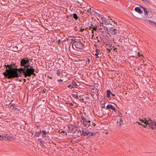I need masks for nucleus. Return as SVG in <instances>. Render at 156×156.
Returning a JSON list of instances; mask_svg holds the SVG:
<instances>
[{
  "mask_svg": "<svg viewBox=\"0 0 156 156\" xmlns=\"http://www.w3.org/2000/svg\"><path fill=\"white\" fill-rule=\"evenodd\" d=\"M18 66L15 65L13 69H7L5 72H4V76L8 79H12L22 76L23 75V71L20 70V68H17Z\"/></svg>",
  "mask_w": 156,
  "mask_h": 156,
  "instance_id": "1",
  "label": "nucleus"
},
{
  "mask_svg": "<svg viewBox=\"0 0 156 156\" xmlns=\"http://www.w3.org/2000/svg\"><path fill=\"white\" fill-rule=\"evenodd\" d=\"M20 65L21 67L20 68V70L23 71V73L27 71V69H30V59L27 57L23 58L21 59Z\"/></svg>",
  "mask_w": 156,
  "mask_h": 156,
  "instance_id": "2",
  "label": "nucleus"
},
{
  "mask_svg": "<svg viewBox=\"0 0 156 156\" xmlns=\"http://www.w3.org/2000/svg\"><path fill=\"white\" fill-rule=\"evenodd\" d=\"M148 120H147L146 118H145L144 119H140V120L142 121V122H144V123H147L149 125V127L152 129H154L156 128V123L154 121V119L153 120L151 119V118H148Z\"/></svg>",
  "mask_w": 156,
  "mask_h": 156,
  "instance_id": "3",
  "label": "nucleus"
},
{
  "mask_svg": "<svg viewBox=\"0 0 156 156\" xmlns=\"http://www.w3.org/2000/svg\"><path fill=\"white\" fill-rule=\"evenodd\" d=\"M35 72V69L33 68V66H30V69H27V71L23 73V75L25 77L27 76H30L32 75L36 76V74L34 73Z\"/></svg>",
  "mask_w": 156,
  "mask_h": 156,
  "instance_id": "4",
  "label": "nucleus"
},
{
  "mask_svg": "<svg viewBox=\"0 0 156 156\" xmlns=\"http://www.w3.org/2000/svg\"><path fill=\"white\" fill-rule=\"evenodd\" d=\"M104 29L106 30L107 31L110 32L112 34H116L118 31L116 29H114L113 27L107 28L104 27Z\"/></svg>",
  "mask_w": 156,
  "mask_h": 156,
  "instance_id": "5",
  "label": "nucleus"
},
{
  "mask_svg": "<svg viewBox=\"0 0 156 156\" xmlns=\"http://www.w3.org/2000/svg\"><path fill=\"white\" fill-rule=\"evenodd\" d=\"M73 44L77 49H82L83 48V44L82 43L79 42L78 41H74L73 42Z\"/></svg>",
  "mask_w": 156,
  "mask_h": 156,
  "instance_id": "6",
  "label": "nucleus"
},
{
  "mask_svg": "<svg viewBox=\"0 0 156 156\" xmlns=\"http://www.w3.org/2000/svg\"><path fill=\"white\" fill-rule=\"evenodd\" d=\"M103 27H102L100 24L99 25H96L95 26V28H94V30L96 31L97 30H103Z\"/></svg>",
  "mask_w": 156,
  "mask_h": 156,
  "instance_id": "7",
  "label": "nucleus"
},
{
  "mask_svg": "<svg viewBox=\"0 0 156 156\" xmlns=\"http://www.w3.org/2000/svg\"><path fill=\"white\" fill-rule=\"evenodd\" d=\"M147 15L146 17L148 18L152 17L153 16V14L152 12L150 10H148L147 12L145 14Z\"/></svg>",
  "mask_w": 156,
  "mask_h": 156,
  "instance_id": "8",
  "label": "nucleus"
},
{
  "mask_svg": "<svg viewBox=\"0 0 156 156\" xmlns=\"http://www.w3.org/2000/svg\"><path fill=\"white\" fill-rule=\"evenodd\" d=\"M95 51L96 52L95 54L96 57V58L100 57H101V54L99 50L96 49L95 50Z\"/></svg>",
  "mask_w": 156,
  "mask_h": 156,
  "instance_id": "9",
  "label": "nucleus"
},
{
  "mask_svg": "<svg viewBox=\"0 0 156 156\" xmlns=\"http://www.w3.org/2000/svg\"><path fill=\"white\" fill-rule=\"evenodd\" d=\"M72 88H77L78 85L76 82L73 80H72Z\"/></svg>",
  "mask_w": 156,
  "mask_h": 156,
  "instance_id": "10",
  "label": "nucleus"
},
{
  "mask_svg": "<svg viewBox=\"0 0 156 156\" xmlns=\"http://www.w3.org/2000/svg\"><path fill=\"white\" fill-rule=\"evenodd\" d=\"M135 10L138 12L139 13L141 14L143 12V10L139 7H136L135 8Z\"/></svg>",
  "mask_w": 156,
  "mask_h": 156,
  "instance_id": "11",
  "label": "nucleus"
},
{
  "mask_svg": "<svg viewBox=\"0 0 156 156\" xmlns=\"http://www.w3.org/2000/svg\"><path fill=\"white\" fill-rule=\"evenodd\" d=\"M3 137L4 140H10L12 138L11 136H8V135L6 134V135L3 134Z\"/></svg>",
  "mask_w": 156,
  "mask_h": 156,
  "instance_id": "12",
  "label": "nucleus"
},
{
  "mask_svg": "<svg viewBox=\"0 0 156 156\" xmlns=\"http://www.w3.org/2000/svg\"><path fill=\"white\" fill-rule=\"evenodd\" d=\"M9 108L12 110H15L17 109L16 108L14 107V105L12 104H11V103L9 104Z\"/></svg>",
  "mask_w": 156,
  "mask_h": 156,
  "instance_id": "13",
  "label": "nucleus"
},
{
  "mask_svg": "<svg viewBox=\"0 0 156 156\" xmlns=\"http://www.w3.org/2000/svg\"><path fill=\"white\" fill-rule=\"evenodd\" d=\"M73 18L75 19V20H77L78 19H80V17L78 16L76 13L73 14Z\"/></svg>",
  "mask_w": 156,
  "mask_h": 156,
  "instance_id": "14",
  "label": "nucleus"
},
{
  "mask_svg": "<svg viewBox=\"0 0 156 156\" xmlns=\"http://www.w3.org/2000/svg\"><path fill=\"white\" fill-rule=\"evenodd\" d=\"M79 100H81L83 102H87V100H84V99L82 98V96H79Z\"/></svg>",
  "mask_w": 156,
  "mask_h": 156,
  "instance_id": "15",
  "label": "nucleus"
},
{
  "mask_svg": "<svg viewBox=\"0 0 156 156\" xmlns=\"http://www.w3.org/2000/svg\"><path fill=\"white\" fill-rule=\"evenodd\" d=\"M104 21L105 22V24L106 25L109 24L110 23V21L109 20L106 19L105 18V19Z\"/></svg>",
  "mask_w": 156,
  "mask_h": 156,
  "instance_id": "16",
  "label": "nucleus"
},
{
  "mask_svg": "<svg viewBox=\"0 0 156 156\" xmlns=\"http://www.w3.org/2000/svg\"><path fill=\"white\" fill-rule=\"evenodd\" d=\"M4 66L6 67V70L7 69H11V68H12V66L11 65H10V64L9 65H5Z\"/></svg>",
  "mask_w": 156,
  "mask_h": 156,
  "instance_id": "17",
  "label": "nucleus"
},
{
  "mask_svg": "<svg viewBox=\"0 0 156 156\" xmlns=\"http://www.w3.org/2000/svg\"><path fill=\"white\" fill-rule=\"evenodd\" d=\"M113 107L114 106L112 105H108L106 106V108L108 109H112Z\"/></svg>",
  "mask_w": 156,
  "mask_h": 156,
  "instance_id": "18",
  "label": "nucleus"
},
{
  "mask_svg": "<svg viewBox=\"0 0 156 156\" xmlns=\"http://www.w3.org/2000/svg\"><path fill=\"white\" fill-rule=\"evenodd\" d=\"M83 125H84V127H86L88 125L87 120L86 119L85 121L83 122Z\"/></svg>",
  "mask_w": 156,
  "mask_h": 156,
  "instance_id": "19",
  "label": "nucleus"
},
{
  "mask_svg": "<svg viewBox=\"0 0 156 156\" xmlns=\"http://www.w3.org/2000/svg\"><path fill=\"white\" fill-rule=\"evenodd\" d=\"M95 134V133H93L92 132H89L88 134V135L87 136L89 137H90L91 136H94V134Z\"/></svg>",
  "mask_w": 156,
  "mask_h": 156,
  "instance_id": "20",
  "label": "nucleus"
},
{
  "mask_svg": "<svg viewBox=\"0 0 156 156\" xmlns=\"http://www.w3.org/2000/svg\"><path fill=\"white\" fill-rule=\"evenodd\" d=\"M41 131L36 132L35 136H37V137L39 136L41 134Z\"/></svg>",
  "mask_w": 156,
  "mask_h": 156,
  "instance_id": "21",
  "label": "nucleus"
},
{
  "mask_svg": "<svg viewBox=\"0 0 156 156\" xmlns=\"http://www.w3.org/2000/svg\"><path fill=\"white\" fill-rule=\"evenodd\" d=\"M145 124H143V125H142L143 126H144V128H150L149 127V125L147 123H144Z\"/></svg>",
  "mask_w": 156,
  "mask_h": 156,
  "instance_id": "22",
  "label": "nucleus"
},
{
  "mask_svg": "<svg viewBox=\"0 0 156 156\" xmlns=\"http://www.w3.org/2000/svg\"><path fill=\"white\" fill-rule=\"evenodd\" d=\"M141 7L142 9H143L145 13V14H146V13H147V12L148 10H147V9L146 8H145L144 7H143V6H141Z\"/></svg>",
  "mask_w": 156,
  "mask_h": 156,
  "instance_id": "23",
  "label": "nucleus"
},
{
  "mask_svg": "<svg viewBox=\"0 0 156 156\" xmlns=\"http://www.w3.org/2000/svg\"><path fill=\"white\" fill-rule=\"evenodd\" d=\"M72 97L75 98V99H79V98L78 97V95H76L75 94H72Z\"/></svg>",
  "mask_w": 156,
  "mask_h": 156,
  "instance_id": "24",
  "label": "nucleus"
},
{
  "mask_svg": "<svg viewBox=\"0 0 156 156\" xmlns=\"http://www.w3.org/2000/svg\"><path fill=\"white\" fill-rule=\"evenodd\" d=\"M60 72L59 70H58L56 71V74L57 76H59L60 75Z\"/></svg>",
  "mask_w": 156,
  "mask_h": 156,
  "instance_id": "25",
  "label": "nucleus"
},
{
  "mask_svg": "<svg viewBox=\"0 0 156 156\" xmlns=\"http://www.w3.org/2000/svg\"><path fill=\"white\" fill-rule=\"evenodd\" d=\"M89 131L87 130V131H85L83 133V135L84 136H85L86 135H88L89 133Z\"/></svg>",
  "mask_w": 156,
  "mask_h": 156,
  "instance_id": "26",
  "label": "nucleus"
},
{
  "mask_svg": "<svg viewBox=\"0 0 156 156\" xmlns=\"http://www.w3.org/2000/svg\"><path fill=\"white\" fill-rule=\"evenodd\" d=\"M107 94H108L109 95H111V94H112L111 93V91L109 90H108L107 91Z\"/></svg>",
  "mask_w": 156,
  "mask_h": 156,
  "instance_id": "27",
  "label": "nucleus"
},
{
  "mask_svg": "<svg viewBox=\"0 0 156 156\" xmlns=\"http://www.w3.org/2000/svg\"><path fill=\"white\" fill-rule=\"evenodd\" d=\"M10 65H11L12 66V68H11V69H13L15 65H16V63H15L13 62H12V63L10 64Z\"/></svg>",
  "mask_w": 156,
  "mask_h": 156,
  "instance_id": "28",
  "label": "nucleus"
},
{
  "mask_svg": "<svg viewBox=\"0 0 156 156\" xmlns=\"http://www.w3.org/2000/svg\"><path fill=\"white\" fill-rule=\"evenodd\" d=\"M123 124V121H119V127L121 126Z\"/></svg>",
  "mask_w": 156,
  "mask_h": 156,
  "instance_id": "29",
  "label": "nucleus"
},
{
  "mask_svg": "<svg viewBox=\"0 0 156 156\" xmlns=\"http://www.w3.org/2000/svg\"><path fill=\"white\" fill-rule=\"evenodd\" d=\"M81 117L83 122H84V121H85L86 119V118L82 115H81Z\"/></svg>",
  "mask_w": 156,
  "mask_h": 156,
  "instance_id": "30",
  "label": "nucleus"
},
{
  "mask_svg": "<svg viewBox=\"0 0 156 156\" xmlns=\"http://www.w3.org/2000/svg\"><path fill=\"white\" fill-rule=\"evenodd\" d=\"M111 95L112 96V97H113V98L114 99H116V97H115V94H111Z\"/></svg>",
  "mask_w": 156,
  "mask_h": 156,
  "instance_id": "31",
  "label": "nucleus"
},
{
  "mask_svg": "<svg viewBox=\"0 0 156 156\" xmlns=\"http://www.w3.org/2000/svg\"><path fill=\"white\" fill-rule=\"evenodd\" d=\"M91 125H93L94 126H95L96 125V124H95V123H94L93 122H91V124L90 123L89 124L88 126L89 127V126Z\"/></svg>",
  "mask_w": 156,
  "mask_h": 156,
  "instance_id": "32",
  "label": "nucleus"
},
{
  "mask_svg": "<svg viewBox=\"0 0 156 156\" xmlns=\"http://www.w3.org/2000/svg\"><path fill=\"white\" fill-rule=\"evenodd\" d=\"M0 139L1 140H4V138L3 137V135H0Z\"/></svg>",
  "mask_w": 156,
  "mask_h": 156,
  "instance_id": "33",
  "label": "nucleus"
},
{
  "mask_svg": "<svg viewBox=\"0 0 156 156\" xmlns=\"http://www.w3.org/2000/svg\"><path fill=\"white\" fill-rule=\"evenodd\" d=\"M110 95H109L108 94H107V97L110 100L111 98L110 96Z\"/></svg>",
  "mask_w": 156,
  "mask_h": 156,
  "instance_id": "34",
  "label": "nucleus"
},
{
  "mask_svg": "<svg viewBox=\"0 0 156 156\" xmlns=\"http://www.w3.org/2000/svg\"><path fill=\"white\" fill-rule=\"evenodd\" d=\"M42 132L43 133L44 135H46L47 133V132L45 130H43Z\"/></svg>",
  "mask_w": 156,
  "mask_h": 156,
  "instance_id": "35",
  "label": "nucleus"
},
{
  "mask_svg": "<svg viewBox=\"0 0 156 156\" xmlns=\"http://www.w3.org/2000/svg\"><path fill=\"white\" fill-rule=\"evenodd\" d=\"M58 81V82H62L63 81V80L61 79H58L57 80Z\"/></svg>",
  "mask_w": 156,
  "mask_h": 156,
  "instance_id": "36",
  "label": "nucleus"
},
{
  "mask_svg": "<svg viewBox=\"0 0 156 156\" xmlns=\"http://www.w3.org/2000/svg\"><path fill=\"white\" fill-rule=\"evenodd\" d=\"M90 26L92 27V28L93 29V30H94V28H95V26H94L93 24H91Z\"/></svg>",
  "mask_w": 156,
  "mask_h": 156,
  "instance_id": "37",
  "label": "nucleus"
},
{
  "mask_svg": "<svg viewBox=\"0 0 156 156\" xmlns=\"http://www.w3.org/2000/svg\"><path fill=\"white\" fill-rule=\"evenodd\" d=\"M85 98L84 100H87V99L89 98V97L88 96H86L85 97Z\"/></svg>",
  "mask_w": 156,
  "mask_h": 156,
  "instance_id": "38",
  "label": "nucleus"
},
{
  "mask_svg": "<svg viewBox=\"0 0 156 156\" xmlns=\"http://www.w3.org/2000/svg\"><path fill=\"white\" fill-rule=\"evenodd\" d=\"M87 62L89 63L90 62V60L89 58H87Z\"/></svg>",
  "mask_w": 156,
  "mask_h": 156,
  "instance_id": "39",
  "label": "nucleus"
},
{
  "mask_svg": "<svg viewBox=\"0 0 156 156\" xmlns=\"http://www.w3.org/2000/svg\"><path fill=\"white\" fill-rule=\"evenodd\" d=\"M91 9L90 8V9H88L87 10V12H90L91 11Z\"/></svg>",
  "mask_w": 156,
  "mask_h": 156,
  "instance_id": "40",
  "label": "nucleus"
},
{
  "mask_svg": "<svg viewBox=\"0 0 156 156\" xmlns=\"http://www.w3.org/2000/svg\"><path fill=\"white\" fill-rule=\"evenodd\" d=\"M13 47L15 48H17V49H18V47L16 45H13Z\"/></svg>",
  "mask_w": 156,
  "mask_h": 156,
  "instance_id": "41",
  "label": "nucleus"
},
{
  "mask_svg": "<svg viewBox=\"0 0 156 156\" xmlns=\"http://www.w3.org/2000/svg\"><path fill=\"white\" fill-rule=\"evenodd\" d=\"M69 21H73V20H73V18H70L69 19Z\"/></svg>",
  "mask_w": 156,
  "mask_h": 156,
  "instance_id": "42",
  "label": "nucleus"
},
{
  "mask_svg": "<svg viewBox=\"0 0 156 156\" xmlns=\"http://www.w3.org/2000/svg\"><path fill=\"white\" fill-rule=\"evenodd\" d=\"M84 28H81L80 30V31L81 32H82L84 30Z\"/></svg>",
  "mask_w": 156,
  "mask_h": 156,
  "instance_id": "43",
  "label": "nucleus"
},
{
  "mask_svg": "<svg viewBox=\"0 0 156 156\" xmlns=\"http://www.w3.org/2000/svg\"><path fill=\"white\" fill-rule=\"evenodd\" d=\"M69 105L71 106H73V104H72V103H69Z\"/></svg>",
  "mask_w": 156,
  "mask_h": 156,
  "instance_id": "44",
  "label": "nucleus"
},
{
  "mask_svg": "<svg viewBox=\"0 0 156 156\" xmlns=\"http://www.w3.org/2000/svg\"><path fill=\"white\" fill-rule=\"evenodd\" d=\"M59 133H61L62 132L64 133L62 129L60 130L59 131Z\"/></svg>",
  "mask_w": 156,
  "mask_h": 156,
  "instance_id": "45",
  "label": "nucleus"
},
{
  "mask_svg": "<svg viewBox=\"0 0 156 156\" xmlns=\"http://www.w3.org/2000/svg\"><path fill=\"white\" fill-rule=\"evenodd\" d=\"M38 140L41 143L42 141L41 139H38Z\"/></svg>",
  "mask_w": 156,
  "mask_h": 156,
  "instance_id": "46",
  "label": "nucleus"
},
{
  "mask_svg": "<svg viewBox=\"0 0 156 156\" xmlns=\"http://www.w3.org/2000/svg\"><path fill=\"white\" fill-rule=\"evenodd\" d=\"M112 110H116V108H115V107L114 106V107H113V108H112Z\"/></svg>",
  "mask_w": 156,
  "mask_h": 156,
  "instance_id": "47",
  "label": "nucleus"
},
{
  "mask_svg": "<svg viewBox=\"0 0 156 156\" xmlns=\"http://www.w3.org/2000/svg\"><path fill=\"white\" fill-rule=\"evenodd\" d=\"M72 84H70V85H69V86H68V87H71V89H72Z\"/></svg>",
  "mask_w": 156,
  "mask_h": 156,
  "instance_id": "48",
  "label": "nucleus"
},
{
  "mask_svg": "<svg viewBox=\"0 0 156 156\" xmlns=\"http://www.w3.org/2000/svg\"><path fill=\"white\" fill-rule=\"evenodd\" d=\"M138 122V123H139V125H143V124L142 123H141V122Z\"/></svg>",
  "mask_w": 156,
  "mask_h": 156,
  "instance_id": "49",
  "label": "nucleus"
},
{
  "mask_svg": "<svg viewBox=\"0 0 156 156\" xmlns=\"http://www.w3.org/2000/svg\"><path fill=\"white\" fill-rule=\"evenodd\" d=\"M17 49H17V48H15V49L13 50V51H17Z\"/></svg>",
  "mask_w": 156,
  "mask_h": 156,
  "instance_id": "50",
  "label": "nucleus"
},
{
  "mask_svg": "<svg viewBox=\"0 0 156 156\" xmlns=\"http://www.w3.org/2000/svg\"><path fill=\"white\" fill-rule=\"evenodd\" d=\"M151 23H152V24H155L156 25V23L154 22L151 21Z\"/></svg>",
  "mask_w": 156,
  "mask_h": 156,
  "instance_id": "51",
  "label": "nucleus"
},
{
  "mask_svg": "<svg viewBox=\"0 0 156 156\" xmlns=\"http://www.w3.org/2000/svg\"><path fill=\"white\" fill-rule=\"evenodd\" d=\"M139 55L140 57V56H142V57H143V55L142 54L140 55V54L139 53Z\"/></svg>",
  "mask_w": 156,
  "mask_h": 156,
  "instance_id": "52",
  "label": "nucleus"
},
{
  "mask_svg": "<svg viewBox=\"0 0 156 156\" xmlns=\"http://www.w3.org/2000/svg\"><path fill=\"white\" fill-rule=\"evenodd\" d=\"M69 128L70 129H71V130H72L73 129L72 127H69Z\"/></svg>",
  "mask_w": 156,
  "mask_h": 156,
  "instance_id": "53",
  "label": "nucleus"
},
{
  "mask_svg": "<svg viewBox=\"0 0 156 156\" xmlns=\"http://www.w3.org/2000/svg\"><path fill=\"white\" fill-rule=\"evenodd\" d=\"M94 47H95L96 48V47H97V44H94Z\"/></svg>",
  "mask_w": 156,
  "mask_h": 156,
  "instance_id": "54",
  "label": "nucleus"
},
{
  "mask_svg": "<svg viewBox=\"0 0 156 156\" xmlns=\"http://www.w3.org/2000/svg\"><path fill=\"white\" fill-rule=\"evenodd\" d=\"M107 49L108 50V52H110L111 51V50L110 49L107 48Z\"/></svg>",
  "mask_w": 156,
  "mask_h": 156,
  "instance_id": "55",
  "label": "nucleus"
},
{
  "mask_svg": "<svg viewBox=\"0 0 156 156\" xmlns=\"http://www.w3.org/2000/svg\"><path fill=\"white\" fill-rule=\"evenodd\" d=\"M122 121V118H121L120 119V121Z\"/></svg>",
  "mask_w": 156,
  "mask_h": 156,
  "instance_id": "56",
  "label": "nucleus"
},
{
  "mask_svg": "<svg viewBox=\"0 0 156 156\" xmlns=\"http://www.w3.org/2000/svg\"><path fill=\"white\" fill-rule=\"evenodd\" d=\"M91 28H92V27L90 26L89 27V30H90Z\"/></svg>",
  "mask_w": 156,
  "mask_h": 156,
  "instance_id": "57",
  "label": "nucleus"
},
{
  "mask_svg": "<svg viewBox=\"0 0 156 156\" xmlns=\"http://www.w3.org/2000/svg\"><path fill=\"white\" fill-rule=\"evenodd\" d=\"M94 30H93H93L92 31V34H94Z\"/></svg>",
  "mask_w": 156,
  "mask_h": 156,
  "instance_id": "58",
  "label": "nucleus"
},
{
  "mask_svg": "<svg viewBox=\"0 0 156 156\" xmlns=\"http://www.w3.org/2000/svg\"><path fill=\"white\" fill-rule=\"evenodd\" d=\"M85 131H84V130L82 129V134H83V133Z\"/></svg>",
  "mask_w": 156,
  "mask_h": 156,
  "instance_id": "59",
  "label": "nucleus"
},
{
  "mask_svg": "<svg viewBox=\"0 0 156 156\" xmlns=\"http://www.w3.org/2000/svg\"><path fill=\"white\" fill-rule=\"evenodd\" d=\"M88 122H90V120H87V123Z\"/></svg>",
  "mask_w": 156,
  "mask_h": 156,
  "instance_id": "60",
  "label": "nucleus"
},
{
  "mask_svg": "<svg viewBox=\"0 0 156 156\" xmlns=\"http://www.w3.org/2000/svg\"><path fill=\"white\" fill-rule=\"evenodd\" d=\"M42 136H43V137H45V136H45V135H44H44H42Z\"/></svg>",
  "mask_w": 156,
  "mask_h": 156,
  "instance_id": "61",
  "label": "nucleus"
},
{
  "mask_svg": "<svg viewBox=\"0 0 156 156\" xmlns=\"http://www.w3.org/2000/svg\"><path fill=\"white\" fill-rule=\"evenodd\" d=\"M79 131L81 132V130H80V129L79 130H78L77 132L79 133Z\"/></svg>",
  "mask_w": 156,
  "mask_h": 156,
  "instance_id": "62",
  "label": "nucleus"
},
{
  "mask_svg": "<svg viewBox=\"0 0 156 156\" xmlns=\"http://www.w3.org/2000/svg\"><path fill=\"white\" fill-rule=\"evenodd\" d=\"M95 42L96 43L98 42H99V40H98L97 42V41H95Z\"/></svg>",
  "mask_w": 156,
  "mask_h": 156,
  "instance_id": "63",
  "label": "nucleus"
},
{
  "mask_svg": "<svg viewBox=\"0 0 156 156\" xmlns=\"http://www.w3.org/2000/svg\"><path fill=\"white\" fill-rule=\"evenodd\" d=\"M49 78L50 79H51L52 78V77H50Z\"/></svg>",
  "mask_w": 156,
  "mask_h": 156,
  "instance_id": "64",
  "label": "nucleus"
}]
</instances>
